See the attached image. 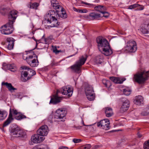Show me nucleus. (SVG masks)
<instances>
[{"mask_svg": "<svg viewBox=\"0 0 149 149\" xmlns=\"http://www.w3.org/2000/svg\"><path fill=\"white\" fill-rule=\"evenodd\" d=\"M67 15L66 13H55L54 10H50L46 14L45 17V20L47 23L50 24L49 26L52 27H57L60 24V22L57 20V18L61 17L65 18Z\"/></svg>", "mask_w": 149, "mask_h": 149, "instance_id": "nucleus-1", "label": "nucleus"}, {"mask_svg": "<svg viewBox=\"0 0 149 149\" xmlns=\"http://www.w3.org/2000/svg\"><path fill=\"white\" fill-rule=\"evenodd\" d=\"M149 77V70L141 69L140 71L134 75L133 80L140 84L144 83L148 80Z\"/></svg>", "mask_w": 149, "mask_h": 149, "instance_id": "nucleus-2", "label": "nucleus"}, {"mask_svg": "<svg viewBox=\"0 0 149 149\" xmlns=\"http://www.w3.org/2000/svg\"><path fill=\"white\" fill-rule=\"evenodd\" d=\"M88 56L87 55H85V56H82L79 58V60L76 62L75 64L71 66V68L77 73H80L81 67L84 64Z\"/></svg>", "mask_w": 149, "mask_h": 149, "instance_id": "nucleus-3", "label": "nucleus"}, {"mask_svg": "<svg viewBox=\"0 0 149 149\" xmlns=\"http://www.w3.org/2000/svg\"><path fill=\"white\" fill-rule=\"evenodd\" d=\"M14 22V21L9 20L8 23L2 26L1 30V33L5 35L11 34L13 30V24Z\"/></svg>", "mask_w": 149, "mask_h": 149, "instance_id": "nucleus-4", "label": "nucleus"}, {"mask_svg": "<svg viewBox=\"0 0 149 149\" xmlns=\"http://www.w3.org/2000/svg\"><path fill=\"white\" fill-rule=\"evenodd\" d=\"M124 49L126 52L133 53L136 52L137 49L136 42L133 40L128 41L126 43Z\"/></svg>", "mask_w": 149, "mask_h": 149, "instance_id": "nucleus-5", "label": "nucleus"}, {"mask_svg": "<svg viewBox=\"0 0 149 149\" xmlns=\"http://www.w3.org/2000/svg\"><path fill=\"white\" fill-rule=\"evenodd\" d=\"M85 92L88 100L89 101L93 100L95 97V93L93 87L87 85L85 88Z\"/></svg>", "mask_w": 149, "mask_h": 149, "instance_id": "nucleus-6", "label": "nucleus"}, {"mask_svg": "<svg viewBox=\"0 0 149 149\" xmlns=\"http://www.w3.org/2000/svg\"><path fill=\"white\" fill-rule=\"evenodd\" d=\"M12 136L16 137H25L26 136V133L23 130L19 128H13L11 132Z\"/></svg>", "mask_w": 149, "mask_h": 149, "instance_id": "nucleus-7", "label": "nucleus"}, {"mask_svg": "<svg viewBox=\"0 0 149 149\" xmlns=\"http://www.w3.org/2000/svg\"><path fill=\"white\" fill-rule=\"evenodd\" d=\"M19 112H17L16 110L13 109H10L9 113L8 118L4 122L3 124V127H6L14 119L13 118L12 114L15 116V117L19 113Z\"/></svg>", "mask_w": 149, "mask_h": 149, "instance_id": "nucleus-8", "label": "nucleus"}, {"mask_svg": "<svg viewBox=\"0 0 149 149\" xmlns=\"http://www.w3.org/2000/svg\"><path fill=\"white\" fill-rule=\"evenodd\" d=\"M66 114V111L62 109H58L55 112L54 115V118L56 119L61 120V121H63L65 119V116Z\"/></svg>", "mask_w": 149, "mask_h": 149, "instance_id": "nucleus-9", "label": "nucleus"}, {"mask_svg": "<svg viewBox=\"0 0 149 149\" xmlns=\"http://www.w3.org/2000/svg\"><path fill=\"white\" fill-rule=\"evenodd\" d=\"M96 41L98 44L99 50H101V48H103L109 45L107 40L102 36H100L97 37L96 38Z\"/></svg>", "mask_w": 149, "mask_h": 149, "instance_id": "nucleus-10", "label": "nucleus"}, {"mask_svg": "<svg viewBox=\"0 0 149 149\" xmlns=\"http://www.w3.org/2000/svg\"><path fill=\"white\" fill-rule=\"evenodd\" d=\"M120 100L122 103L120 111L121 112L123 113L128 109L130 107V102L125 97L121 98Z\"/></svg>", "mask_w": 149, "mask_h": 149, "instance_id": "nucleus-11", "label": "nucleus"}, {"mask_svg": "<svg viewBox=\"0 0 149 149\" xmlns=\"http://www.w3.org/2000/svg\"><path fill=\"white\" fill-rule=\"evenodd\" d=\"M51 4L53 8L56 10V11L55 13H59L60 11L61 13L65 12L63 8L61 6L58 1L56 0H52L51 1Z\"/></svg>", "mask_w": 149, "mask_h": 149, "instance_id": "nucleus-12", "label": "nucleus"}, {"mask_svg": "<svg viewBox=\"0 0 149 149\" xmlns=\"http://www.w3.org/2000/svg\"><path fill=\"white\" fill-rule=\"evenodd\" d=\"M49 129L46 125L42 126L37 130V133L42 136H46L48 133Z\"/></svg>", "mask_w": 149, "mask_h": 149, "instance_id": "nucleus-13", "label": "nucleus"}, {"mask_svg": "<svg viewBox=\"0 0 149 149\" xmlns=\"http://www.w3.org/2000/svg\"><path fill=\"white\" fill-rule=\"evenodd\" d=\"M110 124L109 120L108 119H104L101 120L100 122L97 123V126L99 127L100 126L102 127V128L108 130L109 128V125Z\"/></svg>", "mask_w": 149, "mask_h": 149, "instance_id": "nucleus-14", "label": "nucleus"}, {"mask_svg": "<svg viewBox=\"0 0 149 149\" xmlns=\"http://www.w3.org/2000/svg\"><path fill=\"white\" fill-rule=\"evenodd\" d=\"M45 138L37 133L33 135L31 138V141L35 143H39L43 141Z\"/></svg>", "mask_w": 149, "mask_h": 149, "instance_id": "nucleus-15", "label": "nucleus"}, {"mask_svg": "<svg viewBox=\"0 0 149 149\" xmlns=\"http://www.w3.org/2000/svg\"><path fill=\"white\" fill-rule=\"evenodd\" d=\"M99 50L103 54H104L106 56H109L113 53L112 51L110 48L109 45L105 46L103 48H101V49Z\"/></svg>", "mask_w": 149, "mask_h": 149, "instance_id": "nucleus-16", "label": "nucleus"}, {"mask_svg": "<svg viewBox=\"0 0 149 149\" xmlns=\"http://www.w3.org/2000/svg\"><path fill=\"white\" fill-rule=\"evenodd\" d=\"M61 92L63 95L70 97L72 95V91L70 87H64L62 88Z\"/></svg>", "mask_w": 149, "mask_h": 149, "instance_id": "nucleus-17", "label": "nucleus"}, {"mask_svg": "<svg viewBox=\"0 0 149 149\" xmlns=\"http://www.w3.org/2000/svg\"><path fill=\"white\" fill-rule=\"evenodd\" d=\"M60 92V91L57 90L56 94L54 96L53 98H52L50 101V104H56L57 103L60 102L61 101L60 97L58 96V93Z\"/></svg>", "mask_w": 149, "mask_h": 149, "instance_id": "nucleus-18", "label": "nucleus"}, {"mask_svg": "<svg viewBox=\"0 0 149 149\" xmlns=\"http://www.w3.org/2000/svg\"><path fill=\"white\" fill-rule=\"evenodd\" d=\"M101 17L100 15L94 12L90 13L86 16V18L90 20H94L97 19Z\"/></svg>", "mask_w": 149, "mask_h": 149, "instance_id": "nucleus-19", "label": "nucleus"}, {"mask_svg": "<svg viewBox=\"0 0 149 149\" xmlns=\"http://www.w3.org/2000/svg\"><path fill=\"white\" fill-rule=\"evenodd\" d=\"M31 78L28 76V73L26 71H23L21 72V79L23 82H26Z\"/></svg>", "mask_w": 149, "mask_h": 149, "instance_id": "nucleus-20", "label": "nucleus"}, {"mask_svg": "<svg viewBox=\"0 0 149 149\" xmlns=\"http://www.w3.org/2000/svg\"><path fill=\"white\" fill-rule=\"evenodd\" d=\"M6 41L8 43V49L11 50L13 47L15 40L13 38L10 37L7 38Z\"/></svg>", "mask_w": 149, "mask_h": 149, "instance_id": "nucleus-21", "label": "nucleus"}, {"mask_svg": "<svg viewBox=\"0 0 149 149\" xmlns=\"http://www.w3.org/2000/svg\"><path fill=\"white\" fill-rule=\"evenodd\" d=\"M17 11L16 10H13L11 11L8 15V18L9 19H12V20H10L11 21H14L15 22V20L16 19L17 16ZM9 20H10L9 19Z\"/></svg>", "mask_w": 149, "mask_h": 149, "instance_id": "nucleus-22", "label": "nucleus"}, {"mask_svg": "<svg viewBox=\"0 0 149 149\" xmlns=\"http://www.w3.org/2000/svg\"><path fill=\"white\" fill-rule=\"evenodd\" d=\"M1 84L2 85L6 86L8 88V90L12 92V90H16L17 88H14L11 83H9L8 82H2Z\"/></svg>", "mask_w": 149, "mask_h": 149, "instance_id": "nucleus-23", "label": "nucleus"}, {"mask_svg": "<svg viewBox=\"0 0 149 149\" xmlns=\"http://www.w3.org/2000/svg\"><path fill=\"white\" fill-rule=\"evenodd\" d=\"M36 59L35 58L32 60L28 64L31 67H36L38 65L39 62L38 60V57L36 56Z\"/></svg>", "mask_w": 149, "mask_h": 149, "instance_id": "nucleus-24", "label": "nucleus"}, {"mask_svg": "<svg viewBox=\"0 0 149 149\" xmlns=\"http://www.w3.org/2000/svg\"><path fill=\"white\" fill-rule=\"evenodd\" d=\"M135 103L138 105H140L143 103V98L141 96L139 95L136 97Z\"/></svg>", "mask_w": 149, "mask_h": 149, "instance_id": "nucleus-25", "label": "nucleus"}, {"mask_svg": "<svg viewBox=\"0 0 149 149\" xmlns=\"http://www.w3.org/2000/svg\"><path fill=\"white\" fill-rule=\"evenodd\" d=\"M105 113L107 117H110L113 114L112 109L110 107H107L105 108Z\"/></svg>", "mask_w": 149, "mask_h": 149, "instance_id": "nucleus-26", "label": "nucleus"}, {"mask_svg": "<svg viewBox=\"0 0 149 149\" xmlns=\"http://www.w3.org/2000/svg\"><path fill=\"white\" fill-rule=\"evenodd\" d=\"M95 9L97 11L102 13L104 10H106L107 8L102 6H98L95 7Z\"/></svg>", "mask_w": 149, "mask_h": 149, "instance_id": "nucleus-27", "label": "nucleus"}, {"mask_svg": "<svg viewBox=\"0 0 149 149\" xmlns=\"http://www.w3.org/2000/svg\"><path fill=\"white\" fill-rule=\"evenodd\" d=\"M8 69L12 72H15L17 70V68L14 64H8L6 65Z\"/></svg>", "mask_w": 149, "mask_h": 149, "instance_id": "nucleus-28", "label": "nucleus"}, {"mask_svg": "<svg viewBox=\"0 0 149 149\" xmlns=\"http://www.w3.org/2000/svg\"><path fill=\"white\" fill-rule=\"evenodd\" d=\"M7 115V113L6 111L0 110V120L5 119Z\"/></svg>", "mask_w": 149, "mask_h": 149, "instance_id": "nucleus-29", "label": "nucleus"}, {"mask_svg": "<svg viewBox=\"0 0 149 149\" xmlns=\"http://www.w3.org/2000/svg\"><path fill=\"white\" fill-rule=\"evenodd\" d=\"M142 32L143 34H146L149 33V24H146L144 27L142 29Z\"/></svg>", "mask_w": 149, "mask_h": 149, "instance_id": "nucleus-30", "label": "nucleus"}, {"mask_svg": "<svg viewBox=\"0 0 149 149\" xmlns=\"http://www.w3.org/2000/svg\"><path fill=\"white\" fill-rule=\"evenodd\" d=\"M39 6V4L38 3L35 2L31 3H29L28 5V7L31 8H33L36 10Z\"/></svg>", "mask_w": 149, "mask_h": 149, "instance_id": "nucleus-31", "label": "nucleus"}, {"mask_svg": "<svg viewBox=\"0 0 149 149\" xmlns=\"http://www.w3.org/2000/svg\"><path fill=\"white\" fill-rule=\"evenodd\" d=\"M10 10V8H8L1 7L0 8V12L3 15H5L8 13Z\"/></svg>", "mask_w": 149, "mask_h": 149, "instance_id": "nucleus-32", "label": "nucleus"}, {"mask_svg": "<svg viewBox=\"0 0 149 149\" xmlns=\"http://www.w3.org/2000/svg\"><path fill=\"white\" fill-rule=\"evenodd\" d=\"M26 118V116L21 114L20 113H19L17 115L15 116V119L18 120H20L21 119Z\"/></svg>", "mask_w": 149, "mask_h": 149, "instance_id": "nucleus-33", "label": "nucleus"}, {"mask_svg": "<svg viewBox=\"0 0 149 149\" xmlns=\"http://www.w3.org/2000/svg\"><path fill=\"white\" fill-rule=\"evenodd\" d=\"M139 6H141L139 8V10H141L143 9V7L142 6H141L139 4H135L130 6L129 7V9H132Z\"/></svg>", "mask_w": 149, "mask_h": 149, "instance_id": "nucleus-34", "label": "nucleus"}, {"mask_svg": "<svg viewBox=\"0 0 149 149\" xmlns=\"http://www.w3.org/2000/svg\"><path fill=\"white\" fill-rule=\"evenodd\" d=\"M28 73V76L31 78V77L36 74V72L35 71L31 69L30 68H29Z\"/></svg>", "mask_w": 149, "mask_h": 149, "instance_id": "nucleus-35", "label": "nucleus"}, {"mask_svg": "<svg viewBox=\"0 0 149 149\" xmlns=\"http://www.w3.org/2000/svg\"><path fill=\"white\" fill-rule=\"evenodd\" d=\"M23 58L24 60H25L26 61V62L28 63H29L32 60H33L35 58H33V55H30L28 57H26L25 59L24 58V56H23Z\"/></svg>", "mask_w": 149, "mask_h": 149, "instance_id": "nucleus-36", "label": "nucleus"}, {"mask_svg": "<svg viewBox=\"0 0 149 149\" xmlns=\"http://www.w3.org/2000/svg\"><path fill=\"white\" fill-rule=\"evenodd\" d=\"M123 93L126 95H129L131 92V90L128 88H126L123 89Z\"/></svg>", "mask_w": 149, "mask_h": 149, "instance_id": "nucleus-37", "label": "nucleus"}, {"mask_svg": "<svg viewBox=\"0 0 149 149\" xmlns=\"http://www.w3.org/2000/svg\"><path fill=\"white\" fill-rule=\"evenodd\" d=\"M91 146L89 144H86L81 147L80 149H89Z\"/></svg>", "mask_w": 149, "mask_h": 149, "instance_id": "nucleus-38", "label": "nucleus"}, {"mask_svg": "<svg viewBox=\"0 0 149 149\" xmlns=\"http://www.w3.org/2000/svg\"><path fill=\"white\" fill-rule=\"evenodd\" d=\"M144 149H149V142L148 141H146L143 145Z\"/></svg>", "mask_w": 149, "mask_h": 149, "instance_id": "nucleus-39", "label": "nucleus"}, {"mask_svg": "<svg viewBox=\"0 0 149 149\" xmlns=\"http://www.w3.org/2000/svg\"><path fill=\"white\" fill-rule=\"evenodd\" d=\"M103 54L102 53L100 55L97 56L96 58L97 60H99V61H101V60L103 59Z\"/></svg>", "mask_w": 149, "mask_h": 149, "instance_id": "nucleus-40", "label": "nucleus"}, {"mask_svg": "<svg viewBox=\"0 0 149 149\" xmlns=\"http://www.w3.org/2000/svg\"><path fill=\"white\" fill-rule=\"evenodd\" d=\"M59 63V62H55L54 60H53L51 64V65L52 67H54L58 65Z\"/></svg>", "mask_w": 149, "mask_h": 149, "instance_id": "nucleus-41", "label": "nucleus"}, {"mask_svg": "<svg viewBox=\"0 0 149 149\" xmlns=\"http://www.w3.org/2000/svg\"><path fill=\"white\" fill-rule=\"evenodd\" d=\"M148 108H146L145 109V111H143L141 113V114L143 116H147L149 114V112L146 111H147Z\"/></svg>", "mask_w": 149, "mask_h": 149, "instance_id": "nucleus-42", "label": "nucleus"}, {"mask_svg": "<svg viewBox=\"0 0 149 149\" xmlns=\"http://www.w3.org/2000/svg\"><path fill=\"white\" fill-rule=\"evenodd\" d=\"M125 80V78L121 79L120 78L117 77V84H121Z\"/></svg>", "mask_w": 149, "mask_h": 149, "instance_id": "nucleus-43", "label": "nucleus"}, {"mask_svg": "<svg viewBox=\"0 0 149 149\" xmlns=\"http://www.w3.org/2000/svg\"><path fill=\"white\" fill-rule=\"evenodd\" d=\"M110 80L115 83H116L117 82V77H110Z\"/></svg>", "mask_w": 149, "mask_h": 149, "instance_id": "nucleus-44", "label": "nucleus"}, {"mask_svg": "<svg viewBox=\"0 0 149 149\" xmlns=\"http://www.w3.org/2000/svg\"><path fill=\"white\" fill-rule=\"evenodd\" d=\"M106 10H104L103 12H102V13L103 14V17H109V14L108 12H106Z\"/></svg>", "mask_w": 149, "mask_h": 149, "instance_id": "nucleus-45", "label": "nucleus"}, {"mask_svg": "<svg viewBox=\"0 0 149 149\" xmlns=\"http://www.w3.org/2000/svg\"><path fill=\"white\" fill-rule=\"evenodd\" d=\"M81 139H73V141L74 143H78L81 142Z\"/></svg>", "mask_w": 149, "mask_h": 149, "instance_id": "nucleus-46", "label": "nucleus"}, {"mask_svg": "<svg viewBox=\"0 0 149 149\" xmlns=\"http://www.w3.org/2000/svg\"><path fill=\"white\" fill-rule=\"evenodd\" d=\"M87 12L88 10L86 9H79V10H78V13H86Z\"/></svg>", "mask_w": 149, "mask_h": 149, "instance_id": "nucleus-47", "label": "nucleus"}, {"mask_svg": "<svg viewBox=\"0 0 149 149\" xmlns=\"http://www.w3.org/2000/svg\"><path fill=\"white\" fill-rule=\"evenodd\" d=\"M101 146L98 145L95 146L93 148V149H100Z\"/></svg>", "mask_w": 149, "mask_h": 149, "instance_id": "nucleus-48", "label": "nucleus"}, {"mask_svg": "<svg viewBox=\"0 0 149 149\" xmlns=\"http://www.w3.org/2000/svg\"><path fill=\"white\" fill-rule=\"evenodd\" d=\"M21 68H22V69L28 70H29V68L28 67H27V66H24L22 67H21Z\"/></svg>", "mask_w": 149, "mask_h": 149, "instance_id": "nucleus-49", "label": "nucleus"}, {"mask_svg": "<svg viewBox=\"0 0 149 149\" xmlns=\"http://www.w3.org/2000/svg\"><path fill=\"white\" fill-rule=\"evenodd\" d=\"M109 83V81H106L105 82L103 83H104V85H105V86L107 87V84H108Z\"/></svg>", "mask_w": 149, "mask_h": 149, "instance_id": "nucleus-50", "label": "nucleus"}, {"mask_svg": "<svg viewBox=\"0 0 149 149\" xmlns=\"http://www.w3.org/2000/svg\"><path fill=\"white\" fill-rule=\"evenodd\" d=\"M73 9L74 11L77 12H78V10H79V9H77L75 7H73Z\"/></svg>", "mask_w": 149, "mask_h": 149, "instance_id": "nucleus-51", "label": "nucleus"}, {"mask_svg": "<svg viewBox=\"0 0 149 149\" xmlns=\"http://www.w3.org/2000/svg\"><path fill=\"white\" fill-rule=\"evenodd\" d=\"M58 149H68V148L66 147H60Z\"/></svg>", "mask_w": 149, "mask_h": 149, "instance_id": "nucleus-52", "label": "nucleus"}, {"mask_svg": "<svg viewBox=\"0 0 149 149\" xmlns=\"http://www.w3.org/2000/svg\"><path fill=\"white\" fill-rule=\"evenodd\" d=\"M82 3L85 4H86V5H90L89 3H86V2H83V1L82 2Z\"/></svg>", "mask_w": 149, "mask_h": 149, "instance_id": "nucleus-53", "label": "nucleus"}, {"mask_svg": "<svg viewBox=\"0 0 149 149\" xmlns=\"http://www.w3.org/2000/svg\"><path fill=\"white\" fill-rule=\"evenodd\" d=\"M138 136L139 138H141L142 136V135L141 134H140L138 133Z\"/></svg>", "mask_w": 149, "mask_h": 149, "instance_id": "nucleus-54", "label": "nucleus"}, {"mask_svg": "<svg viewBox=\"0 0 149 149\" xmlns=\"http://www.w3.org/2000/svg\"><path fill=\"white\" fill-rule=\"evenodd\" d=\"M57 50L56 47H55V48L53 49V52H54V51L56 52V51Z\"/></svg>", "mask_w": 149, "mask_h": 149, "instance_id": "nucleus-55", "label": "nucleus"}, {"mask_svg": "<svg viewBox=\"0 0 149 149\" xmlns=\"http://www.w3.org/2000/svg\"><path fill=\"white\" fill-rule=\"evenodd\" d=\"M60 52V51L58 50H56V52L54 51V52L56 54H58Z\"/></svg>", "mask_w": 149, "mask_h": 149, "instance_id": "nucleus-56", "label": "nucleus"}, {"mask_svg": "<svg viewBox=\"0 0 149 149\" xmlns=\"http://www.w3.org/2000/svg\"><path fill=\"white\" fill-rule=\"evenodd\" d=\"M83 126H78L77 127V129H80L81 127H83Z\"/></svg>", "mask_w": 149, "mask_h": 149, "instance_id": "nucleus-57", "label": "nucleus"}, {"mask_svg": "<svg viewBox=\"0 0 149 149\" xmlns=\"http://www.w3.org/2000/svg\"><path fill=\"white\" fill-rule=\"evenodd\" d=\"M45 43L47 44V41H46V39H45Z\"/></svg>", "mask_w": 149, "mask_h": 149, "instance_id": "nucleus-58", "label": "nucleus"}, {"mask_svg": "<svg viewBox=\"0 0 149 149\" xmlns=\"http://www.w3.org/2000/svg\"><path fill=\"white\" fill-rule=\"evenodd\" d=\"M83 124H84V126H85V125L84 124V122H83Z\"/></svg>", "mask_w": 149, "mask_h": 149, "instance_id": "nucleus-59", "label": "nucleus"}, {"mask_svg": "<svg viewBox=\"0 0 149 149\" xmlns=\"http://www.w3.org/2000/svg\"><path fill=\"white\" fill-rule=\"evenodd\" d=\"M37 45V42H36V45Z\"/></svg>", "mask_w": 149, "mask_h": 149, "instance_id": "nucleus-60", "label": "nucleus"}, {"mask_svg": "<svg viewBox=\"0 0 149 149\" xmlns=\"http://www.w3.org/2000/svg\"><path fill=\"white\" fill-rule=\"evenodd\" d=\"M148 141H149V139L148 140Z\"/></svg>", "mask_w": 149, "mask_h": 149, "instance_id": "nucleus-61", "label": "nucleus"}]
</instances>
